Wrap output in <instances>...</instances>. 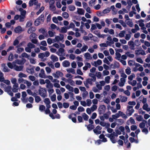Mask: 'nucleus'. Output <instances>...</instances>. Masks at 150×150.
Segmentation results:
<instances>
[{"label":"nucleus","mask_w":150,"mask_h":150,"mask_svg":"<svg viewBox=\"0 0 150 150\" xmlns=\"http://www.w3.org/2000/svg\"><path fill=\"white\" fill-rule=\"evenodd\" d=\"M40 5L41 4L38 3V2L34 5V8L35 10H37L40 8L39 11L36 13L37 15L39 14L44 9V7L43 6H42L40 8Z\"/></svg>","instance_id":"1"},{"label":"nucleus","mask_w":150,"mask_h":150,"mask_svg":"<svg viewBox=\"0 0 150 150\" xmlns=\"http://www.w3.org/2000/svg\"><path fill=\"white\" fill-rule=\"evenodd\" d=\"M44 20V15H41L35 21V25L36 26L38 25L40 23H43Z\"/></svg>","instance_id":"2"},{"label":"nucleus","mask_w":150,"mask_h":150,"mask_svg":"<svg viewBox=\"0 0 150 150\" xmlns=\"http://www.w3.org/2000/svg\"><path fill=\"white\" fill-rule=\"evenodd\" d=\"M40 89L38 90L39 95L43 98L47 97V91L45 89L41 88V86L40 87Z\"/></svg>","instance_id":"3"},{"label":"nucleus","mask_w":150,"mask_h":150,"mask_svg":"<svg viewBox=\"0 0 150 150\" xmlns=\"http://www.w3.org/2000/svg\"><path fill=\"white\" fill-rule=\"evenodd\" d=\"M106 109V108L105 105H100L98 109L99 114L100 115L103 114L105 112Z\"/></svg>","instance_id":"4"},{"label":"nucleus","mask_w":150,"mask_h":150,"mask_svg":"<svg viewBox=\"0 0 150 150\" xmlns=\"http://www.w3.org/2000/svg\"><path fill=\"white\" fill-rule=\"evenodd\" d=\"M53 75L55 78H58L59 76L62 77L64 74L62 72L59 71H57L56 72V73L53 74Z\"/></svg>","instance_id":"5"},{"label":"nucleus","mask_w":150,"mask_h":150,"mask_svg":"<svg viewBox=\"0 0 150 150\" xmlns=\"http://www.w3.org/2000/svg\"><path fill=\"white\" fill-rule=\"evenodd\" d=\"M102 127L100 126H97L95 129H93V131L96 134H100L101 133V131H100L102 129Z\"/></svg>","instance_id":"6"},{"label":"nucleus","mask_w":150,"mask_h":150,"mask_svg":"<svg viewBox=\"0 0 150 150\" xmlns=\"http://www.w3.org/2000/svg\"><path fill=\"white\" fill-rule=\"evenodd\" d=\"M60 35L61 36V37L59 36H56L55 37V40L54 39L53 40V41H54V42H55L56 41L58 42L59 41L62 40L64 38V35L61 34H60Z\"/></svg>","instance_id":"7"},{"label":"nucleus","mask_w":150,"mask_h":150,"mask_svg":"<svg viewBox=\"0 0 150 150\" xmlns=\"http://www.w3.org/2000/svg\"><path fill=\"white\" fill-rule=\"evenodd\" d=\"M13 65L15 70L17 71H21L23 68V66H17L15 64V63L13 64Z\"/></svg>","instance_id":"8"},{"label":"nucleus","mask_w":150,"mask_h":150,"mask_svg":"<svg viewBox=\"0 0 150 150\" xmlns=\"http://www.w3.org/2000/svg\"><path fill=\"white\" fill-rule=\"evenodd\" d=\"M128 45L130 46V48L132 50H134V42L130 40L128 42Z\"/></svg>","instance_id":"9"},{"label":"nucleus","mask_w":150,"mask_h":150,"mask_svg":"<svg viewBox=\"0 0 150 150\" xmlns=\"http://www.w3.org/2000/svg\"><path fill=\"white\" fill-rule=\"evenodd\" d=\"M77 12L79 15H83L85 11L82 8H77Z\"/></svg>","instance_id":"10"},{"label":"nucleus","mask_w":150,"mask_h":150,"mask_svg":"<svg viewBox=\"0 0 150 150\" xmlns=\"http://www.w3.org/2000/svg\"><path fill=\"white\" fill-rule=\"evenodd\" d=\"M15 23V21L13 20H12L10 22H8L5 24V25L7 28H10L11 25H13Z\"/></svg>","instance_id":"11"},{"label":"nucleus","mask_w":150,"mask_h":150,"mask_svg":"<svg viewBox=\"0 0 150 150\" xmlns=\"http://www.w3.org/2000/svg\"><path fill=\"white\" fill-rule=\"evenodd\" d=\"M62 64L64 67H67L70 65V63L68 61L65 60L62 62Z\"/></svg>","instance_id":"12"},{"label":"nucleus","mask_w":150,"mask_h":150,"mask_svg":"<svg viewBox=\"0 0 150 150\" xmlns=\"http://www.w3.org/2000/svg\"><path fill=\"white\" fill-rule=\"evenodd\" d=\"M74 113H72L69 115L68 116V118L70 119H71L72 121L76 123V118L75 117H72V115H73Z\"/></svg>","instance_id":"13"},{"label":"nucleus","mask_w":150,"mask_h":150,"mask_svg":"<svg viewBox=\"0 0 150 150\" xmlns=\"http://www.w3.org/2000/svg\"><path fill=\"white\" fill-rule=\"evenodd\" d=\"M74 30H75L76 31H80L84 35H86L87 34V33L83 30V29H73Z\"/></svg>","instance_id":"14"},{"label":"nucleus","mask_w":150,"mask_h":150,"mask_svg":"<svg viewBox=\"0 0 150 150\" xmlns=\"http://www.w3.org/2000/svg\"><path fill=\"white\" fill-rule=\"evenodd\" d=\"M143 21L142 20H139V21H136L137 24H138L139 26L141 27H143L144 26V24L143 23Z\"/></svg>","instance_id":"15"},{"label":"nucleus","mask_w":150,"mask_h":150,"mask_svg":"<svg viewBox=\"0 0 150 150\" xmlns=\"http://www.w3.org/2000/svg\"><path fill=\"white\" fill-rule=\"evenodd\" d=\"M148 105L146 103L143 105L142 108L144 110H146L147 112H149L150 111V108H148Z\"/></svg>","instance_id":"16"},{"label":"nucleus","mask_w":150,"mask_h":150,"mask_svg":"<svg viewBox=\"0 0 150 150\" xmlns=\"http://www.w3.org/2000/svg\"><path fill=\"white\" fill-rule=\"evenodd\" d=\"M51 59H52L53 62H56L58 60V57L57 56L53 55H51Z\"/></svg>","instance_id":"17"},{"label":"nucleus","mask_w":150,"mask_h":150,"mask_svg":"<svg viewBox=\"0 0 150 150\" xmlns=\"http://www.w3.org/2000/svg\"><path fill=\"white\" fill-rule=\"evenodd\" d=\"M37 2V0H30L29 2V6H31L33 5H35Z\"/></svg>","instance_id":"18"},{"label":"nucleus","mask_w":150,"mask_h":150,"mask_svg":"<svg viewBox=\"0 0 150 150\" xmlns=\"http://www.w3.org/2000/svg\"><path fill=\"white\" fill-rule=\"evenodd\" d=\"M66 88L68 89L69 91L73 92L74 91V88L72 87L69 84L66 85Z\"/></svg>","instance_id":"19"},{"label":"nucleus","mask_w":150,"mask_h":150,"mask_svg":"<svg viewBox=\"0 0 150 150\" xmlns=\"http://www.w3.org/2000/svg\"><path fill=\"white\" fill-rule=\"evenodd\" d=\"M115 55L116 57H115V58L118 60H120V58L121 57V54L119 52H118L116 51Z\"/></svg>","instance_id":"20"},{"label":"nucleus","mask_w":150,"mask_h":150,"mask_svg":"<svg viewBox=\"0 0 150 150\" xmlns=\"http://www.w3.org/2000/svg\"><path fill=\"white\" fill-rule=\"evenodd\" d=\"M143 121L145 122V123L142 122L139 125V127L141 128H143L145 126V123L146 122V121L145 120H144Z\"/></svg>","instance_id":"21"},{"label":"nucleus","mask_w":150,"mask_h":150,"mask_svg":"<svg viewBox=\"0 0 150 150\" xmlns=\"http://www.w3.org/2000/svg\"><path fill=\"white\" fill-rule=\"evenodd\" d=\"M84 56L86 57V59H92V57H91V54L88 52H87L85 53Z\"/></svg>","instance_id":"22"},{"label":"nucleus","mask_w":150,"mask_h":150,"mask_svg":"<svg viewBox=\"0 0 150 150\" xmlns=\"http://www.w3.org/2000/svg\"><path fill=\"white\" fill-rule=\"evenodd\" d=\"M24 30V29H14V31L16 33H21Z\"/></svg>","instance_id":"23"},{"label":"nucleus","mask_w":150,"mask_h":150,"mask_svg":"<svg viewBox=\"0 0 150 150\" xmlns=\"http://www.w3.org/2000/svg\"><path fill=\"white\" fill-rule=\"evenodd\" d=\"M68 8L69 10L71 11H74L76 9L75 7L74 6L72 5H69L68 6Z\"/></svg>","instance_id":"24"},{"label":"nucleus","mask_w":150,"mask_h":150,"mask_svg":"<svg viewBox=\"0 0 150 150\" xmlns=\"http://www.w3.org/2000/svg\"><path fill=\"white\" fill-rule=\"evenodd\" d=\"M27 46L31 49L34 48L35 47V45L30 42H29Z\"/></svg>","instance_id":"25"},{"label":"nucleus","mask_w":150,"mask_h":150,"mask_svg":"<svg viewBox=\"0 0 150 150\" xmlns=\"http://www.w3.org/2000/svg\"><path fill=\"white\" fill-rule=\"evenodd\" d=\"M11 87L10 86H8L7 87H6L4 88V91L5 92H6L8 93H9V91H11Z\"/></svg>","instance_id":"26"},{"label":"nucleus","mask_w":150,"mask_h":150,"mask_svg":"<svg viewBox=\"0 0 150 150\" xmlns=\"http://www.w3.org/2000/svg\"><path fill=\"white\" fill-rule=\"evenodd\" d=\"M19 11L21 12V16H25L26 13V11L23 10V9L22 8H20L19 9Z\"/></svg>","instance_id":"27"},{"label":"nucleus","mask_w":150,"mask_h":150,"mask_svg":"<svg viewBox=\"0 0 150 150\" xmlns=\"http://www.w3.org/2000/svg\"><path fill=\"white\" fill-rule=\"evenodd\" d=\"M22 98H21V100H24V98H25L27 96V94L25 91H23L22 93Z\"/></svg>","instance_id":"28"},{"label":"nucleus","mask_w":150,"mask_h":150,"mask_svg":"<svg viewBox=\"0 0 150 150\" xmlns=\"http://www.w3.org/2000/svg\"><path fill=\"white\" fill-rule=\"evenodd\" d=\"M27 71L28 73L32 74L33 73L34 71V68H33L30 69H27Z\"/></svg>","instance_id":"29"},{"label":"nucleus","mask_w":150,"mask_h":150,"mask_svg":"<svg viewBox=\"0 0 150 150\" xmlns=\"http://www.w3.org/2000/svg\"><path fill=\"white\" fill-rule=\"evenodd\" d=\"M92 81L93 80L92 79L88 78L86 79L85 83H86V84L89 83L91 85H92Z\"/></svg>","instance_id":"30"},{"label":"nucleus","mask_w":150,"mask_h":150,"mask_svg":"<svg viewBox=\"0 0 150 150\" xmlns=\"http://www.w3.org/2000/svg\"><path fill=\"white\" fill-rule=\"evenodd\" d=\"M63 17L67 19L69 17V15L68 13L66 12H64L62 13Z\"/></svg>","instance_id":"31"},{"label":"nucleus","mask_w":150,"mask_h":150,"mask_svg":"<svg viewBox=\"0 0 150 150\" xmlns=\"http://www.w3.org/2000/svg\"><path fill=\"white\" fill-rule=\"evenodd\" d=\"M82 116L84 120L86 121H87L89 118L88 116L85 113H83L82 115Z\"/></svg>","instance_id":"32"},{"label":"nucleus","mask_w":150,"mask_h":150,"mask_svg":"<svg viewBox=\"0 0 150 150\" xmlns=\"http://www.w3.org/2000/svg\"><path fill=\"white\" fill-rule=\"evenodd\" d=\"M125 54L127 55L128 57H129L131 58H133L134 56V54H131L129 52H126Z\"/></svg>","instance_id":"33"},{"label":"nucleus","mask_w":150,"mask_h":150,"mask_svg":"<svg viewBox=\"0 0 150 150\" xmlns=\"http://www.w3.org/2000/svg\"><path fill=\"white\" fill-rule=\"evenodd\" d=\"M110 139L112 142L113 144L117 142L116 141L115 139V137L113 136L112 135Z\"/></svg>","instance_id":"34"},{"label":"nucleus","mask_w":150,"mask_h":150,"mask_svg":"<svg viewBox=\"0 0 150 150\" xmlns=\"http://www.w3.org/2000/svg\"><path fill=\"white\" fill-rule=\"evenodd\" d=\"M120 67V65L119 63L118 62L115 61L114 63V65L113 69H115V68H119Z\"/></svg>","instance_id":"35"},{"label":"nucleus","mask_w":150,"mask_h":150,"mask_svg":"<svg viewBox=\"0 0 150 150\" xmlns=\"http://www.w3.org/2000/svg\"><path fill=\"white\" fill-rule=\"evenodd\" d=\"M127 99V97L123 96L121 98V101L122 102H126Z\"/></svg>","instance_id":"36"},{"label":"nucleus","mask_w":150,"mask_h":150,"mask_svg":"<svg viewBox=\"0 0 150 150\" xmlns=\"http://www.w3.org/2000/svg\"><path fill=\"white\" fill-rule=\"evenodd\" d=\"M45 105H41L40 106L39 110L41 111H43L45 110Z\"/></svg>","instance_id":"37"},{"label":"nucleus","mask_w":150,"mask_h":150,"mask_svg":"<svg viewBox=\"0 0 150 150\" xmlns=\"http://www.w3.org/2000/svg\"><path fill=\"white\" fill-rule=\"evenodd\" d=\"M35 100L36 102L38 103L41 101V99L39 96H37L35 97Z\"/></svg>","instance_id":"38"},{"label":"nucleus","mask_w":150,"mask_h":150,"mask_svg":"<svg viewBox=\"0 0 150 150\" xmlns=\"http://www.w3.org/2000/svg\"><path fill=\"white\" fill-rule=\"evenodd\" d=\"M44 102L45 103L47 104H50L51 103V102L49 98H46L44 99Z\"/></svg>","instance_id":"39"},{"label":"nucleus","mask_w":150,"mask_h":150,"mask_svg":"<svg viewBox=\"0 0 150 150\" xmlns=\"http://www.w3.org/2000/svg\"><path fill=\"white\" fill-rule=\"evenodd\" d=\"M67 71L68 72H71L73 74H75V70L73 69L70 68L69 69H67Z\"/></svg>","instance_id":"40"},{"label":"nucleus","mask_w":150,"mask_h":150,"mask_svg":"<svg viewBox=\"0 0 150 150\" xmlns=\"http://www.w3.org/2000/svg\"><path fill=\"white\" fill-rule=\"evenodd\" d=\"M96 0H91L89 2V4L90 6H93L95 4Z\"/></svg>","instance_id":"41"},{"label":"nucleus","mask_w":150,"mask_h":150,"mask_svg":"<svg viewBox=\"0 0 150 150\" xmlns=\"http://www.w3.org/2000/svg\"><path fill=\"white\" fill-rule=\"evenodd\" d=\"M32 25V22L31 21H28L27 22L26 24V28H30Z\"/></svg>","instance_id":"42"},{"label":"nucleus","mask_w":150,"mask_h":150,"mask_svg":"<svg viewBox=\"0 0 150 150\" xmlns=\"http://www.w3.org/2000/svg\"><path fill=\"white\" fill-rule=\"evenodd\" d=\"M26 81V80H24L22 78H19L18 80V82L20 83H25Z\"/></svg>","instance_id":"43"},{"label":"nucleus","mask_w":150,"mask_h":150,"mask_svg":"<svg viewBox=\"0 0 150 150\" xmlns=\"http://www.w3.org/2000/svg\"><path fill=\"white\" fill-rule=\"evenodd\" d=\"M110 78V77L109 76L106 77L105 78V82L107 83H109Z\"/></svg>","instance_id":"44"},{"label":"nucleus","mask_w":150,"mask_h":150,"mask_svg":"<svg viewBox=\"0 0 150 150\" xmlns=\"http://www.w3.org/2000/svg\"><path fill=\"white\" fill-rule=\"evenodd\" d=\"M88 48V47L87 46L85 45L83 46L82 48L81 49V51L82 52L86 51L87 49Z\"/></svg>","instance_id":"45"},{"label":"nucleus","mask_w":150,"mask_h":150,"mask_svg":"<svg viewBox=\"0 0 150 150\" xmlns=\"http://www.w3.org/2000/svg\"><path fill=\"white\" fill-rule=\"evenodd\" d=\"M13 59V55L12 53H11L8 57V60L9 61H12Z\"/></svg>","instance_id":"46"},{"label":"nucleus","mask_w":150,"mask_h":150,"mask_svg":"<svg viewBox=\"0 0 150 150\" xmlns=\"http://www.w3.org/2000/svg\"><path fill=\"white\" fill-rule=\"evenodd\" d=\"M57 30H59V31L62 33H66L67 32V29H57Z\"/></svg>","instance_id":"47"},{"label":"nucleus","mask_w":150,"mask_h":150,"mask_svg":"<svg viewBox=\"0 0 150 150\" xmlns=\"http://www.w3.org/2000/svg\"><path fill=\"white\" fill-rule=\"evenodd\" d=\"M125 31L124 30H123L121 32L119 33V35L120 37H123L125 36Z\"/></svg>","instance_id":"48"},{"label":"nucleus","mask_w":150,"mask_h":150,"mask_svg":"<svg viewBox=\"0 0 150 150\" xmlns=\"http://www.w3.org/2000/svg\"><path fill=\"white\" fill-rule=\"evenodd\" d=\"M127 24L130 27H132L134 25V24L131 21H129L127 22Z\"/></svg>","instance_id":"49"},{"label":"nucleus","mask_w":150,"mask_h":150,"mask_svg":"<svg viewBox=\"0 0 150 150\" xmlns=\"http://www.w3.org/2000/svg\"><path fill=\"white\" fill-rule=\"evenodd\" d=\"M78 110L79 112H82L85 111V109L83 107L79 106L78 108Z\"/></svg>","instance_id":"50"},{"label":"nucleus","mask_w":150,"mask_h":150,"mask_svg":"<svg viewBox=\"0 0 150 150\" xmlns=\"http://www.w3.org/2000/svg\"><path fill=\"white\" fill-rule=\"evenodd\" d=\"M51 99L52 101L53 102L56 100V95L55 94H53L51 97Z\"/></svg>","instance_id":"51"},{"label":"nucleus","mask_w":150,"mask_h":150,"mask_svg":"<svg viewBox=\"0 0 150 150\" xmlns=\"http://www.w3.org/2000/svg\"><path fill=\"white\" fill-rule=\"evenodd\" d=\"M132 82H131L130 81H128V83L129 84L131 85L132 86H135L137 83V81L135 80H134L132 81Z\"/></svg>","instance_id":"52"},{"label":"nucleus","mask_w":150,"mask_h":150,"mask_svg":"<svg viewBox=\"0 0 150 150\" xmlns=\"http://www.w3.org/2000/svg\"><path fill=\"white\" fill-rule=\"evenodd\" d=\"M112 117L114 119H115L120 117V115L117 113L115 115H112Z\"/></svg>","instance_id":"53"},{"label":"nucleus","mask_w":150,"mask_h":150,"mask_svg":"<svg viewBox=\"0 0 150 150\" xmlns=\"http://www.w3.org/2000/svg\"><path fill=\"white\" fill-rule=\"evenodd\" d=\"M97 108V106L95 105H93L92 107L91 108V111L92 112L94 111L95 110H96Z\"/></svg>","instance_id":"54"},{"label":"nucleus","mask_w":150,"mask_h":150,"mask_svg":"<svg viewBox=\"0 0 150 150\" xmlns=\"http://www.w3.org/2000/svg\"><path fill=\"white\" fill-rule=\"evenodd\" d=\"M52 20L53 22L56 23H58V21L57 18L56 17H54L52 18Z\"/></svg>","instance_id":"55"},{"label":"nucleus","mask_w":150,"mask_h":150,"mask_svg":"<svg viewBox=\"0 0 150 150\" xmlns=\"http://www.w3.org/2000/svg\"><path fill=\"white\" fill-rule=\"evenodd\" d=\"M24 51V49L23 48H18L17 50V52L18 53H20Z\"/></svg>","instance_id":"56"},{"label":"nucleus","mask_w":150,"mask_h":150,"mask_svg":"<svg viewBox=\"0 0 150 150\" xmlns=\"http://www.w3.org/2000/svg\"><path fill=\"white\" fill-rule=\"evenodd\" d=\"M25 16H20L19 21L20 22H23L24 21Z\"/></svg>","instance_id":"57"},{"label":"nucleus","mask_w":150,"mask_h":150,"mask_svg":"<svg viewBox=\"0 0 150 150\" xmlns=\"http://www.w3.org/2000/svg\"><path fill=\"white\" fill-rule=\"evenodd\" d=\"M48 64L51 68L52 69H54V65L53 64L52 62H48Z\"/></svg>","instance_id":"58"},{"label":"nucleus","mask_w":150,"mask_h":150,"mask_svg":"<svg viewBox=\"0 0 150 150\" xmlns=\"http://www.w3.org/2000/svg\"><path fill=\"white\" fill-rule=\"evenodd\" d=\"M69 106V104L68 103H63V106L65 108H67Z\"/></svg>","instance_id":"59"},{"label":"nucleus","mask_w":150,"mask_h":150,"mask_svg":"<svg viewBox=\"0 0 150 150\" xmlns=\"http://www.w3.org/2000/svg\"><path fill=\"white\" fill-rule=\"evenodd\" d=\"M110 11L109 8H107L104 10L103 11V13L104 14H105L109 13Z\"/></svg>","instance_id":"60"},{"label":"nucleus","mask_w":150,"mask_h":150,"mask_svg":"<svg viewBox=\"0 0 150 150\" xmlns=\"http://www.w3.org/2000/svg\"><path fill=\"white\" fill-rule=\"evenodd\" d=\"M45 57V54L43 53H41L38 54V57L39 58H40L41 59H43V58Z\"/></svg>","instance_id":"61"},{"label":"nucleus","mask_w":150,"mask_h":150,"mask_svg":"<svg viewBox=\"0 0 150 150\" xmlns=\"http://www.w3.org/2000/svg\"><path fill=\"white\" fill-rule=\"evenodd\" d=\"M47 42L49 45H50L52 44V43H54V41H53V42H52V39L51 38H49L47 39Z\"/></svg>","instance_id":"62"},{"label":"nucleus","mask_w":150,"mask_h":150,"mask_svg":"<svg viewBox=\"0 0 150 150\" xmlns=\"http://www.w3.org/2000/svg\"><path fill=\"white\" fill-rule=\"evenodd\" d=\"M137 128V127L136 125H132L131 126V129L132 131H134Z\"/></svg>","instance_id":"63"},{"label":"nucleus","mask_w":150,"mask_h":150,"mask_svg":"<svg viewBox=\"0 0 150 150\" xmlns=\"http://www.w3.org/2000/svg\"><path fill=\"white\" fill-rule=\"evenodd\" d=\"M19 77L22 78V77H27V75L24 74L22 73H20L18 75Z\"/></svg>","instance_id":"64"}]
</instances>
